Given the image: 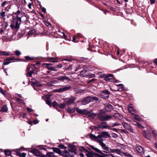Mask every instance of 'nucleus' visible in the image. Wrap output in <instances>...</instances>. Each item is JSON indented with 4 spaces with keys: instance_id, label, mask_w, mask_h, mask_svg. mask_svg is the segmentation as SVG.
I'll return each mask as SVG.
<instances>
[{
    "instance_id": "nucleus-6",
    "label": "nucleus",
    "mask_w": 157,
    "mask_h": 157,
    "mask_svg": "<svg viewBox=\"0 0 157 157\" xmlns=\"http://www.w3.org/2000/svg\"><path fill=\"white\" fill-rule=\"evenodd\" d=\"M78 64L77 63H73L69 64V67L67 68L68 70L71 71L74 70L75 71H77L78 70Z\"/></svg>"
},
{
    "instance_id": "nucleus-41",
    "label": "nucleus",
    "mask_w": 157,
    "mask_h": 157,
    "mask_svg": "<svg viewBox=\"0 0 157 157\" xmlns=\"http://www.w3.org/2000/svg\"><path fill=\"white\" fill-rule=\"evenodd\" d=\"M91 99L92 101H98V98L96 97H91Z\"/></svg>"
},
{
    "instance_id": "nucleus-18",
    "label": "nucleus",
    "mask_w": 157,
    "mask_h": 157,
    "mask_svg": "<svg viewBox=\"0 0 157 157\" xmlns=\"http://www.w3.org/2000/svg\"><path fill=\"white\" fill-rule=\"evenodd\" d=\"M44 65H45V67L47 68V69L51 71H55V68H53V67H51V66L52 65L50 63H45L44 64Z\"/></svg>"
},
{
    "instance_id": "nucleus-63",
    "label": "nucleus",
    "mask_w": 157,
    "mask_h": 157,
    "mask_svg": "<svg viewBox=\"0 0 157 157\" xmlns=\"http://www.w3.org/2000/svg\"><path fill=\"white\" fill-rule=\"evenodd\" d=\"M72 59H68V58H67V59H63V61H71L72 60Z\"/></svg>"
},
{
    "instance_id": "nucleus-56",
    "label": "nucleus",
    "mask_w": 157,
    "mask_h": 157,
    "mask_svg": "<svg viewBox=\"0 0 157 157\" xmlns=\"http://www.w3.org/2000/svg\"><path fill=\"white\" fill-rule=\"evenodd\" d=\"M26 109L27 111L29 112H32L33 111V109H31L29 107L26 108Z\"/></svg>"
},
{
    "instance_id": "nucleus-54",
    "label": "nucleus",
    "mask_w": 157,
    "mask_h": 157,
    "mask_svg": "<svg viewBox=\"0 0 157 157\" xmlns=\"http://www.w3.org/2000/svg\"><path fill=\"white\" fill-rule=\"evenodd\" d=\"M0 92L2 94L5 95V93H4V92L3 90L1 88H0Z\"/></svg>"
},
{
    "instance_id": "nucleus-40",
    "label": "nucleus",
    "mask_w": 157,
    "mask_h": 157,
    "mask_svg": "<svg viewBox=\"0 0 157 157\" xmlns=\"http://www.w3.org/2000/svg\"><path fill=\"white\" fill-rule=\"evenodd\" d=\"M59 35H60L62 37L65 39L66 38V36L63 33L59 32Z\"/></svg>"
},
{
    "instance_id": "nucleus-26",
    "label": "nucleus",
    "mask_w": 157,
    "mask_h": 157,
    "mask_svg": "<svg viewBox=\"0 0 157 157\" xmlns=\"http://www.w3.org/2000/svg\"><path fill=\"white\" fill-rule=\"evenodd\" d=\"M113 116L115 118L119 119H120L122 117V115L119 113H115Z\"/></svg>"
},
{
    "instance_id": "nucleus-2",
    "label": "nucleus",
    "mask_w": 157,
    "mask_h": 157,
    "mask_svg": "<svg viewBox=\"0 0 157 157\" xmlns=\"http://www.w3.org/2000/svg\"><path fill=\"white\" fill-rule=\"evenodd\" d=\"M98 118L101 121H108L111 120L112 117L111 116L105 114L103 112H100L98 115Z\"/></svg>"
},
{
    "instance_id": "nucleus-61",
    "label": "nucleus",
    "mask_w": 157,
    "mask_h": 157,
    "mask_svg": "<svg viewBox=\"0 0 157 157\" xmlns=\"http://www.w3.org/2000/svg\"><path fill=\"white\" fill-rule=\"evenodd\" d=\"M153 134L155 135V136H157V132L156 131L153 130L152 132Z\"/></svg>"
},
{
    "instance_id": "nucleus-59",
    "label": "nucleus",
    "mask_w": 157,
    "mask_h": 157,
    "mask_svg": "<svg viewBox=\"0 0 157 157\" xmlns=\"http://www.w3.org/2000/svg\"><path fill=\"white\" fill-rule=\"evenodd\" d=\"M81 109H80L78 108H76V110L78 113H80Z\"/></svg>"
},
{
    "instance_id": "nucleus-42",
    "label": "nucleus",
    "mask_w": 157,
    "mask_h": 157,
    "mask_svg": "<svg viewBox=\"0 0 157 157\" xmlns=\"http://www.w3.org/2000/svg\"><path fill=\"white\" fill-rule=\"evenodd\" d=\"M136 123V124H135V125H137V126L141 128H144V126L142 125L140 123H138L137 122H135Z\"/></svg>"
},
{
    "instance_id": "nucleus-13",
    "label": "nucleus",
    "mask_w": 157,
    "mask_h": 157,
    "mask_svg": "<svg viewBox=\"0 0 157 157\" xmlns=\"http://www.w3.org/2000/svg\"><path fill=\"white\" fill-rule=\"evenodd\" d=\"M104 124L107 125V122H102L100 124L98 125V127L101 129L108 128L109 129V128H110V126H109L107 125H104Z\"/></svg>"
},
{
    "instance_id": "nucleus-27",
    "label": "nucleus",
    "mask_w": 157,
    "mask_h": 157,
    "mask_svg": "<svg viewBox=\"0 0 157 157\" xmlns=\"http://www.w3.org/2000/svg\"><path fill=\"white\" fill-rule=\"evenodd\" d=\"M74 91L76 94L81 93L83 92L84 90L79 89L78 88H75L74 89Z\"/></svg>"
},
{
    "instance_id": "nucleus-28",
    "label": "nucleus",
    "mask_w": 157,
    "mask_h": 157,
    "mask_svg": "<svg viewBox=\"0 0 157 157\" xmlns=\"http://www.w3.org/2000/svg\"><path fill=\"white\" fill-rule=\"evenodd\" d=\"M116 149L117 150L119 151H118V153H116L120 155H124L126 156L127 155L128 153V152H122L120 150L117 149Z\"/></svg>"
},
{
    "instance_id": "nucleus-35",
    "label": "nucleus",
    "mask_w": 157,
    "mask_h": 157,
    "mask_svg": "<svg viewBox=\"0 0 157 157\" xmlns=\"http://www.w3.org/2000/svg\"><path fill=\"white\" fill-rule=\"evenodd\" d=\"M32 84L35 86L38 87H41L42 86V84L38 82H34L32 83Z\"/></svg>"
},
{
    "instance_id": "nucleus-25",
    "label": "nucleus",
    "mask_w": 157,
    "mask_h": 157,
    "mask_svg": "<svg viewBox=\"0 0 157 157\" xmlns=\"http://www.w3.org/2000/svg\"><path fill=\"white\" fill-rule=\"evenodd\" d=\"M113 77V75L112 74H110L107 75L105 78V81H109L112 79Z\"/></svg>"
},
{
    "instance_id": "nucleus-55",
    "label": "nucleus",
    "mask_w": 157,
    "mask_h": 157,
    "mask_svg": "<svg viewBox=\"0 0 157 157\" xmlns=\"http://www.w3.org/2000/svg\"><path fill=\"white\" fill-rule=\"evenodd\" d=\"M10 63L11 62L10 61H5L3 63V64L4 65H6Z\"/></svg>"
},
{
    "instance_id": "nucleus-62",
    "label": "nucleus",
    "mask_w": 157,
    "mask_h": 157,
    "mask_svg": "<svg viewBox=\"0 0 157 157\" xmlns=\"http://www.w3.org/2000/svg\"><path fill=\"white\" fill-rule=\"evenodd\" d=\"M21 13V11L18 10L17 12L15 13V14L16 15V16H17V15H19V14Z\"/></svg>"
},
{
    "instance_id": "nucleus-49",
    "label": "nucleus",
    "mask_w": 157,
    "mask_h": 157,
    "mask_svg": "<svg viewBox=\"0 0 157 157\" xmlns=\"http://www.w3.org/2000/svg\"><path fill=\"white\" fill-rule=\"evenodd\" d=\"M17 59V58H13L12 57H7L6 58V60H15V59Z\"/></svg>"
},
{
    "instance_id": "nucleus-19",
    "label": "nucleus",
    "mask_w": 157,
    "mask_h": 157,
    "mask_svg": "<svg viewBox=\"0 0 157 157\" xmlns=\"http://www.w3.org/2000/svg\"><path fill=\"white\" fill-rule=\"evenodd\" d=\"M128 110L129 112L131 113H132V112H134L135 113H137V111L132 106L131 104H129L128 105Z\"/></svg>"
},
{
    "instance_id": "nucleus-38",
    "label": "nucleus",
    "mask_w": 157,
    "mask_h": 157,
    "mask_svg": "<svg viewBox=\"0 0 157 157\" xmlns=\"http://www.w3.org/2000/svg\"><path fill=\"white\" fill-rule=\"evenodd\" d=\"M25 58L27 61L32 60H33L34 59V57H32L29 56H25Z\"/></svg>"
},
{
    "instance_id": "nucleus-12",
    "label": "nucleus",
    "mask_w": 157,
    "mask_h": 157,
    "mask_svg": "<svg viewBox=\"0 0 157 157\" xmlns=\"http://www.w3.org/2000/svg\"><path fill=\"white\" fill-rule=\"evenodd\" d=\"M91 101V96L87 97L85 98L82 100V105H85Z\"/></svg>"
},
{
    "instance_id": "nucleus-29",
    "label": "nucleus",
    "mask_w": 157,
    "mask_h": 157,
    "mask_svg": "<svg viewBox=\"0 0 157 157\" xmlns=\"http://www.w3.org/2000/svg\"><path fill=\"white\" fill-rule=\"evenodd\" d=\"M17 155L20 157H25L26 155V154L25 153H21L19 151H16Z\"/></svg>"
},
{
    "instance_id": "nucleus-44",
    "label": "nucleus",
    "mask_w": 157,
    "mask_h": 157,
    "mask_svg": "<svg viewBox=\"0 0 157 157\" xmlns=\"http://www.w3.org/2000/svg\"><path fill=\"white\" fill-rule=\"evenodd\" d=\"M58 147L63 149H66V147L65 146L62 144L59 145L58 146Z\"/></svg>"
},
{
    "instance_id": "nucleus-15",
    "label": "nucleus",
    "mask_w": 157,
    "mask_h": 157,
    "mask_svg": "<svg viewBox=\"0 0 157 157\" xmlns=\"http://www.w3.org/2000/svg\"><path fill=\"white\" fill-rule=\"evenodd\" d=\"M136 150L138 153H140L141 154H144V149L140 146H138L136 148Z\"/></svg>"
},
{
    "instance_id": "nucleus-17",
    "label": "nucleus",
    "mask_w": 157,
    "mask_h": 157,
    "mask_svg": "<svg viewBox=\"0 0 157 157\" xmlns=\"http://www.w3.org/2000/svg\"><path fill=\"white\" fill-rule=\"evenodd\" d=\"M105 109L106 111L110 112L112 110V106L109 104H106L105 105Z\"/></svg>"
},
{
    "instance_id": "nucleus-14",
    "label": "nucleus",
    "mask_w": 157,
    "mask_h": 157,
    "mask_svg": "<svg viewBox=\"0 0 157 157\" xmlns=\"http://www.w3.org/2000/svg\"><path fill=\"white\" fill-rule=\"evenodd\" d=\"M110 92L107 90L103 91L102 92L101 96L103 98L107 99L109 97Z\"/></svg>"
},
{
    "instance_id": "nucleus-4",
    "label": "nucleus",
    "mask_w": 157,
    "mask_h": 157,
    "mask_svg": "<svg viewBox=\"0 0 157 157\" xmlns=\"http://www.w3.org/2000/svg\"><path fill=\"white\" fill-rule=\"evenodd\" d=\"M110 136L109 133L108 132H102L100 135H98L99 140L102 142L103 141V139L102 138H106L107 137H109Z\"/></svg>"
},
{
    "instance_id": "nucleus-36",
    "label": "nucleus",
    "mask_w": 157,
    "mask_h": 157,
    "mask_svg": "<svg viewBox=\"0 0 157 157\" xmlns=\"http://www.w3.org/2000/svg\"><path fill=\"white\" fill-rule=\"evenodd\" d=\"M9 53L6 52V51H2L0 52V55H2V56L5 55L6 56H8L9 55Z\"/></svg>"
},
{
    "instance_id": "nucleus-37",
    "label": "nucleus",
    "mask_w": 157,
    "mask_h": 157,
    "mask_svg": "<svg viewBox=\"0 0 157 157\" xmlns=\"http://www.w3.org/2000/svg\"><path fill=\"white\" fill-rule=\"evenodd\" d=\"M59 106L61 109H63L66 107V104L65 103L60 104L59 105Z\"/></svg>"
},
{
    "instance_id": "nucleus-45",
    "label": "nucleus",
    "mask_w": 157,
    "mask_h": 157,
    "mask_svg": "<svg viewBox=\"0 0 157 157\" xmlns=\"http://www.w3.org/2000/svg\"><path fill=\"white\" fill-rule=\"evenodd\" d=\"M14 53H15V54L17 56H19L21 54V52L17 50L14 52Z\"/></svg>"
},
{
    "instance_id": "nucleus-30",
    "label": "nucleus",
    "mask_w": 157,
    "mask_h": 157,
    "mask_svg": "<svg viewBox=\"0 0 157 157\" xmlns=\"http://www.w3.org/2000/svg\"><path fill=\"white\" fill-rule=\"evenodd\" d=\"M87 72V70L82 71L80 73V75L82 77L87 76V75L86 73Z\"/></svg>"
},
{
    "instance_id": "nucleus-39",
    "label": "nucleus",
    "mask_w": 157,
    "mask_h": 157,
    "mask_svg": "<svg viewBox=\"0 0 157 157\" xmlns=\"http://www.w3.org/2000/svg\"><path fill=\"white\" fill-rule=\"evenodd\" d=\"M55 58H53L51 57H49L48 58V60H50V61L52 62H57V61L56 60H55Z\"/></svg>"
},
{
    "instance_id": "nucleus-64",
    "label": "nucleus",
    "mask_w": 157,
    "mask_h": 157,
    "mask_svg": "<svg viewBox=\"0 0 157 157\" xmlns=\"http://www.w3.org/2000/svg\"><path fill=\"white\" fill-rule=\"evenodd\" d=\"M126 156H127V157H133L132 156V155H131L128 153Z\"/></svg>"
},
{
    "instance_id": "nucleus-20",
    "label": "nucleus",
    "mask_w": 157,
    "mask_h": 157,
    "mask_svg": "<svg viewBox=\"0 0 157 157\" xmlns=\"http://www.w3.org/2000/svg\"><path fill=\"white\" fill-rule=\"evenodd\" d=\"M132 115V117L135 120H138L139 121H140L141 120V119L140 116L137 115L133 113H131Z\"/></svg>"
},
{
    "instance_id": "nucleus-9",
    "label": "nucleus",
    "mask_w": 157,
    "mask_h": 157,
    "mask_svg": "<svg viewBox=\"0 0 157 157\" xmlns=\"http://www.w3.org/2000/svg\"><path fill=\"white\" fill-rule=\"evenodd\" d=\"M75 100V97L71 96L70 98H65L64 100L65 103L67 105L71 104L74 102Z\"/></svg>"
},
{
    "instance_id": "nucleus-22",
    "label": "nucleus",
    "mask_w": 157,
    "mask_h": 157,
    "mask_svg": "<svg viewBox=\"0 0 157 157\" xmlns=\"http://www.w3.org/2000/svg\"><path fill=\"white\" fill-rule=\"evenodd\" d=\"M90 137L94 139L95 140H96L98 143L99 142V140L100 141L99 139L98 135L97 136H96L94 135L91 134L90 135Z\"/></svg>"
},
{
    "instance_id": "nucleus-11",
    "label": "nucleus",
    "mask_w": 157,
    "mask_h": 157,
    "mask_svg": "<svg viewBox=\"0 0 157 157\" xmlns=\"http://www.w3.org/2000/svg\"><path fill=\"white\" fill-rule=\"evenodd\" d=\"M86 155L87 157H102V156L91 151L87 152Z\"/></svg>"
},
{
    "instance_id": "nucleus-53",
    "label": "nucleus",
    "mask_w": 157,
    "mask_h": 157,
    "mask_svg": "<svg viewBox=\"0 0 157 157\" xmlns=\"http://www.w3.org/2000/svg\"><path fill=\"white\" fill-rule=\"evenodd\" d=\"M1 16L3 18L5 16V12H2L0 14Z\"/></svg>"
},
{
    "instance_id": "nucleus-1",
    "label": "nucleus",
    "mask_w": 157,
    "mask_h": 157,
    "mask_svg": "<svg viewBox=\"0 0 157 157\" xmlns=\"http://www.w3.org/2000/svg\"><path fill=\"white\" fill-rule=\"evenodd\" d=\"M98 143L99 144L101 147L102 149L104 150L103 152L105 153H109L110 152L112 153H118L119 151L117 150L116 149H112L107 146L106 145L101 141H99Z\"/></svg>"
},
{
    "instance_id": "nucleus-34",
    "label": "nucleus",
    "mask_w": 157,
    "mask_h": 157,
    "mask_svg": "<svg viewBox=\"0 0 157 157\" xmlns=\"http://www.w3.org/2000/svg\"><path fill=\"white\" fill-rule=\"evenodd\" d=\"M123 126L126 129H128L129 128V126L128 123L123 122L122 123Z\"/></svg>"
},
{
    "instance_id": "nucleus-58",
    "label": "nucleus",
    "mask_w": 157,
    "mask_h": 157,
    "mask_svg": "<svg viewBox=\"0 0 157 157\" xmlns=\"http://www.w3.org/2000/svg\"><path fill=\"white\" fill-rule=\"evenodd\" d=\"M81 109H80L78 108H76V110L78 113H80Z\"/></svg>"
},
{
    "instance_id": "nucleus-47",
    "label": "nucleus",
    "mask_w": 157,
    "mask_h": 157,
    "mask_svg": "<svg viewBox=\"0 0 157 157\" xmlns=\"http://www.w3.org/2000/svg\"><path fill=\"white\" fill-rule=\"evenodd\" d=\"M120 125H121V124L120 123H115L112 124V127H114V126H118Z\"/></svg>"
},
{
    "instance_id": "nucleus-8",
    "label": "nucleus",
    "mask_w": 157,
    "mask_h": 157,
    "mask_svg": "<svg viewBox=\"0 0 157 157\" xmlns=\"http://www.w3.org/2000/svg\"><path fill=\"white\" fill-rule=\"evenodd\" d=\"M75 154L73 151L65 150L63 151V155L67 157H73Z\"/></svg>"
},
{
    "instance_id": "nucleus-48",
    "label": "nucleus",
    "mask_w": 157,
    "mask_h": 157,
    "mask_svg": "<svg viewBox=\"0 0 157 157\" xmlns=\"http://www.w3.org/2000/svg\"><path fill=\"white\" fill-rule=\"evenodd\" d=\"M34 73V71L33 70H31L30 71H29L28 73V75L29 77H31L32 75V74Z\"/></svg>"
},
{
    "instance_id": "nucleus-52",
    "label": "nucleus",
    "mask_w": 157,
    "mask_h": 157,
    "mask_svg": "<svg viewBox=\"0 0 157 157\" xmlns=\"http://www.w3.org/2000/svg\"><path fill=\"white\" fill-rule=\"evenodd\" d=\"M112 135L113 137L114 138H116L118 137V135L115 133H112Z\"/></svg>"
},
{
    "instance_id": "nucleus-51",
    "label": "nucleus",
    "mask_w": 157,
    "mask_h": 157,
    "mask_svg": "<svg viewBox=\"0 0 157 157\" xmlns=\"http://www.w3.org/2000/svg\"><path fill=\"white\" fill-rule=\"evenodd\" d=\"M46 103L48 105L50 106H51V102L50 100H48L46 101Z\"/></svg>"
},
{
    "instance_id": "nucleus-7",
    "label": "nucleus",
    "mask_w": 157,
    "mask_h": 157,
    "mask_svg": "<svg viewBox=\"0 0 157 157\" xmlns=\"http://www.w3.org/2000/svg\"><path fill=\"white\" fill-rule=\"evenodd\" d=\"M71 88L70 85H67L63 86L58 89L56 90V92H62L69 90Z\"/></svg>"
},
{
    "instance_id": "nucleus-50",
    "label": "nucleus",
    "mask_w": 157,
    "mask_h": 157,
    "mask_svg": "<svg viewBox=\"0 0 157 157\" xmlns=\"http://www.w3.org/2000/svg\"><path fill=\"white\" fill-rule=\"evenodd\" d=\"M15 99L17 102L19 103H21L22 102V100L18 98H15Z\"/></svg>"
},
{
    "instance_id": "nucleus-33",
    "label": "nucleus",
    "mask_w": 157,
    "mask_h": 157,
    "mask_svg": "<svg viewBox=\"0 0 157 157\" xmlns=\"http://www.w3.org/2000/svg\"><path fill=\"white\" fill-rule=\"evenodd\" d=\"M89 112L85 109H81L80 114L86 115L88 114Z\"/></svg>"
},
{
    "instance_id": "nucleus-46",
    "label": "nucleus",
    "mask_w": 157,
    "mask_h": 157,
    "mask_svg": "<svg viewBox=\"0 0 157 157\" xmlns=\"http://www.w3.org/2000/svg\"><path fill=\"white\" fill-rule=\"evenodd\" d=\"M52 105L54 107H57L59 106V105L56 101H54L52 104Z\"/></svg>"
},
{
    "instance_id": "nucleus-16",
    "label": "nucleus",
    "mask_w": 157,
    "mask_h": 157,
    "mask_svg": "<svg viewBox=\"0 0 157 157\" xmlns=\"http://www.w3.org/2000/svg\"><path fill=\"white\" fill-rule=\"evenodd\" d=\"M53 149L54 152L57 153L61 155H63V151L62 152L61 151L59 148L54 147L53 148Z\"/></svg>"
},
{
    "instance_id": "nucleus-3",
    "label": "nucleus",
    "mask_w": 157,
    "mask_h": 157,
    "mask_svg": "<svg viewBox=\"0 0 157 157\" xmlns=\"http://www.w3.org/2000/svg\"><path fill=\"white\" fill-rule=\"evenodd\" d=\"M17 18L16 19L13 20V24L10 25V26L15 28L16 29H18L19 28V25L21 23V18L19 17L18 15L16 16Z\"/></svg>"
},
{
    "instance_id": "nucleus-57",
    "label": "nucleus",
    "mask_w": 157,
    "mask_h": 157,
    "mask_svg": "<svg viewBox=\"0 0 157 157\" xmlns=\"http://www.w3.org/2000/svg\"><path fill=\"white\" fill-rule=\"evenodd\" d=\"M110 130H112L114 131H115L116 132H118V129L116 128H111V127L110 128H109V129Z\"/></svg>"
},
{
    "instance_id": "nucleus-60",
    "label": "nucleus",
    "mask_w": 157,
    "mask_h": 157,
    "mask_svg": "<svg viewBox=\"0 0 157 157\" xmlns=\"http://www.w3.org/2000/svg\"><path fill=\"white\" fill-rule=\"evenodd\" d=\"M76 37L78 38H80L82 37V36L80 34H78L76 36Z\"/></svg>"
},
{
    "instance_id": "nucleus-32",
    "label": "nucleus",
    "mask_w": 157,
    "mask_h": 157,
    "mask_svg": "<svg viewBox=\"0 0 157 157\" xmlns=\"http://www.w3.org/2000/svg\"><path fill=\"white\" fill-rule=\"evenodd\" d=\"M92 148L96 152L100 153L101 154H103V153L101 152V151L100 150L98 149V148L94 147L93 146L92 147Z\"/></svg>"
},
{
    "instance_id": "nucleus-43",
    "label": "nucleus",
    "mask_w": 157,
    "mask_h": 157,
    "mask_svg": "<svg viewBox=\"0 0 157 157\" xmlns=\"http://www.w3.org/2000/svg\"><path fill=\"white\" fill-rule=\"evenodd\" d=\"M5 154L7 155H11V152L10 151L8 150H6L5 151Z\"/></svg>"
},
{
    "instance_id": "nucleus-23",
    "label": "nucleus",
    "mask_w": 157,
    "mask_h": 157,
    "mask_svg": "<svg viewBox=\"0 0 157 157\" xmlns=\"http://www.w3.org/2000/svg\"><path fill=\"white\" fill-rule=\"evenodd\" d=\"M8 108L6 105H4L1 109V111L2 112H6L8 111Z\"/></svg>"
},
{
    "instance_id": "nucleus-10",
    "label": "nucleus",
    "mask_w": 157,
    "mask_h": 157,
    "mask_svg": "<svg viewBox=\"0 0 157 157\" xmlns=\"http://www.w3.org/2000/svg\"><path fill=\"white\" fill-rule=\"evenodd\" d=\"M57 79L59 81H61L66 82L71 80L70 78L69 77L67 76H59L57 78Z\"/></svg>"
},
{
    "instance_id": "nucleus-24",
    "label": "nucleus",
    "mask_w": 157,
    "mask_h": 157,
    "mask_svg": "<svg viewBox=\"0 0 157 157\" xmlns=\"http://www.w3.org/2000/svg\"><path fill=\"white\" fill-rule=\"evenodd\" d=\"M46 156V157H56V156L55 155V154L53 152H48L46 155H45Z\"/></svg>"
},
{
    "instance_id": "nucleus-21",
    "label": "nucleus",
    "mask_w": 157,
    "mask_h": 157,
    "mask_svg": "<svg viewBox=\"0 0 157 157\" xmlns=\"http://www.w3.org/2000/svg\"><path fill=\"white\" fill-rule=\"evenodd\" d=\"M143 134L144 136L146 138L149 140H150L151 138V134L150 133L144 132Z\"/></svg>"
},
{
    "instance_id": "nucleus-31",
    "label": "nucleus",
    "mask_w": 157,
    "mask_h": 157,
    "mask_svg": "<svg viewBox=\"0 0 157 157\" xmlns=\"http://www.w3.org/2000/svg\"><path fill=\"white\" fill-rule=\"evenodd\" d=\"M67 110L69 113H73L76 110V108L71 109L68 108L67 109Z\"/></svg>"
},
{
    "instance_id": "nucleus-5",
    "label": "nucleus",
    "mask_w": 157,
    "mask_h": 157,
    "mask_svg": "<svg viewBox=\"0 0 157 157\" xmlns=\"http://www.w3.org/2000/svg\"><path fill=\"white\" fill-rule=\"evenodd\" d=\"M30 152L33 153L34 155L38 157H46V156L44 154H42L40 151L37 149L31 150Z\"/></svg>"
}]
</instances>
